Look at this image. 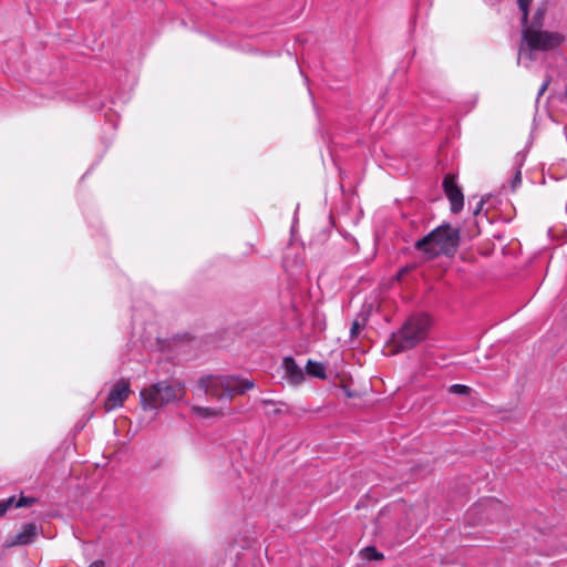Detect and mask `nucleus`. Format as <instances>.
Returning <instances> with one entry per match:
<instances>
[{
  "instance_id": "f257e3e1",
  "label": "nucleus",
  "mask_w": 567,
  "mask_h": 567,
  "mask_svg": "<svg viewBox=\"0 0 567 567\" xmlns=\"http://www.w3.org/2000/svg\"><path fill=\"white\" fill-rule=\"evenodd\" d=\"M460 245V231L450 224H443L426 236L415 241V249L423 252L427 259H434L441 255L453 256Z\"/></svg>"
},
{
  "instance_id": "f03ea898",
  "label": "nucleus",
  "mask_w": 567,
  "mask_h": 567,
  "mask_svg": "<svg viewBox=\"0 0 567 567\" xmlns=\"http://www.w3.org/2000/svg\"><path fill=\"white\" fill-rule=\"evenodd\" d=\"M565 41V37L555 31L522 28V44L518 51L517 63L522 61L529 66L536 60V51H549L558 48Z\"/></svg>"
},
{
  "instance_id": "7ed1b4c3",
  "label": "nucleus",
  "mask_w": 567,
  "mask_h": 567,
  "mask_svg": "<svg viewBox=\"0 0 567 567\" xmlns=\"http://www.w3.org/2000/svg\"><path fill=\"white\" fill-rule=\"evenodd\" d=\"M255 386L254 381L237 375H204L198 381V389L218 401L231 400L236 394H244Z\"/></svg>"
},
{
  "instance_id": "20e7f679",
  "label": "nucleus",
  "mask_w": 567,
  "mask_h": 567,
  "mask_svg": "<svg viewBox=\"0 0 567 567\" xmlns=\"http://www.w3.org/2000/svg\"><path fill=\"white\" fill-rule=\"evenodd\" d=\"M430 323V318L426 315L409 317L402 327L392 333L389 340L391 352L399 353L416 347L427 337Z\"/></svg>"
},
{
  "instance_id": "39448f33",
  "label": "nucleus",
  "mask_w": 567,
  "mask_h": 567,
  "mask_svg": "<svg viewBox=\"0 0 567 567\" xmlns=\"http://www.w3.org/2000/svg\"><path fill=\"white\" fill-rule=\"evenodd\" d=\"M185 394V385L182 382L172 383L164 380L141 391V405L143 410H157L169 403L183 400Z\"/></svg>"
},
{
  "instance_id": "423d86ee",
  "label": "nucleus",
  "mask_w": 567,
  "mask_h": 567,
  "mask_svg": "<svg viewBox=\"0 0 567 567\" xmlns=\"http://www.w3.org/2000/svg\"><path fill=\"white\" fill-rule=\"evenodd\" d=\"M131 384L126 379H120L111 388L107 398L104 402V410L106 412L121 408L131 394Z\"/></svg>"
},
{
  "instance_id": "0eeeda50",
  "label": "nucleus",
  "mask_w": 567,
  "mask_h": 567,
  "mask_svg": "<svg viewBox=\"0 0 567 567\" xmlns=\"http://www.w3.org/2000/svg\"><path fill=\"white\" fill-rule=\"evenodd\" d=\"M443 190L451 204V212L453 214L460 213L464 207V196L462 189L456 183V177L452 174H446L443 178Z\"/></svg>"
},
{
  "instance_id": "6e6552de",
  "label": "nucleus",
  "mask_w": 567,
  "mask_h": 567,
  "mask_svg": "<svg viewBox=\"0 0 567 567\" xmlns=\"http://www.w3.org/2000/svg\"><path fill=\"white\" fill-rule=\"evenodd\" d=\"M38 535L35 523H27L21 530L9 542V546H25L34 542Z\"/></svg>"
},
{
  "instance_id": "1a4fd4ad",
  "label": "nucleus",
  "mask_w": 567,
  "mask_h": 567,
  "mask_svg": "<svg viewBox=\"0 0 567 567\" xmlns=\"http://www.w3.org/2000/svg\"><path fill=\"white\" fill-rule=\"evenodd\" d=\"M282 368L285 370V377L292 384H299L305 379L302 369L297 364L296 360L291 357L284 358Z\"/></svg>"
},
{
  "instance_id": "9d476101",
  "label": "nucleus",
  "mask_w": 567,
  "mask_h": 567,
  "mask_svg": "<svg viewBox=\"0 0 567 567\" xmlns=\"http://www.w3.org/2000/svg\"><path fill=\"white\" fill-rule=\"evenodd\" d=\"M547 8L545 4L538 6L535 10L530 23L527 21V29H540L544 27Z\"/></svg>"
},
{
  "instance_id": "9b49d317",
  "label": "nucleus",
  "mask_w": 567,
  "mask_h": 567,
  "mask_svg": "<svg viewBox=\"0 0 567 567\" xmlns=\"http://www.w3.org/2000/svg\"><path fill=\"white\" fill-rule=\"evenodd\" d=\"M193 412L203 419L207 417H220L224 416L225 413L221 409H215V408H204V406H194Z\"/></svg>"
},
{
  "instance_id": "f8f14e48",
  "label": "nucleus",
  "mask_w": 567,
  "mask_h": 567,
  "mask_svg": "<svg viewBox=\"0 0 567 567\" xmlns=\"http://www.w3.org/2000/svg\"><path fill=\"white\" fill-rule=\"evenodd\" d=\"M307 373L320 379H326V367L320 362H313L311 360L307 363Z\"/></svg>"
},
{
  "instance_id": "ddd939ff",
  "label": "nucleus",
  "mask_w": 567,
  "mask_h": 567,
  "mask_svg": "<svg viewBox=\"0 0 567 567\" xmlns=\"http://www.w3.org/2000/svg\"><path fill=\"white\" fill-rule=\"evenodd\" d=\"M532 2H533V0H517L518 8L522 12V17H520L522 28L527 25V21L529 18V7H530Z\"/></svg>"
},
{
  "instance_id": "4468645a",
  "label": "nucleus",
  "mask_w": 567,
  "mask_h": 567,
  "mask_svg": "<svg viewBox=\"0 0 567 567\" xmlns=\"http://www.w3.org/2000/svg\"><path fill=\"white\" fill-rule=\"evenodd\" d=\"M361 556L367 560H379L383 557V555L377 550L373 546H367L361 550Z\"/></svg>"
},
{
  "instance_id": "2eb2a0df",
  "label": "nucleus",
  "mask_w": 567,
  "mask_h": 567,
  "mask_svg": "<svg viewBox=\"0 0 567 567\" xmlns=\"http://www.w3.org/2000/svg\"><path fill=\"white\" fill-rule=\"evenodd\" d=\"M13 507L16 508V496L0 499V517L4 516Z\"/></svg>"
},
{
  "instance_id": "dca6fc26",
  "label": "nucleus",
  "mask_w": 567,
  "mask_h": 567,
  "mask_svg": "<svg viewBox=\"0 0 567 567\" xmlns=\"http://www.w3.org/2000/svg\"><path fill=\"white\" fill-rule=\"evenodd\" d=\"M449 392L452 394L466 396L471 393V388L464 384L455 383L449 388Z\"/></svg>"
},
{
  "instance_id": "f3484780",
  "label": "nucleus",
  "mask_w": 567,
  "mask_h": 567,
  "mask_svg": "<svg viewBox=\"0 0 567 567\" xmlns=\"http://www.w3.org/2000/svg\"><path fill=\"white\" fill-rule=\"evenodd\" d=\"M37 502V498L32 496L20 495L19 498L16 497V508L20 507H29L32 506Z\"/></svg>"
},
{
  "instance_id": "a211bd4d",
  "label": "nucleus",
  "mask_w": 567,
  "mask_h": 567,
  "mask_svg": "<svg viewBox=\"0 0 567 567\" xmlns=\"http://www.w3.org/2000/svg\"><path fill=\"white\" fill-rule=\"evenodd\" d=\"M361 329H362V324L358 320H354L350 328V338L351 339L357 338Z\"/></svg>"
},
{
  "instance_id": "6ab92c4d",
  "label": "nucleus",
  "mask_w": 567,
  "mask_h": 567,
  "mask_svg": "<svg viewBox=\"0 0 567 567\" xmlns=\"http://www.w3.org/2000/svg\"><path fill=\"white\" fill-rule=\"evenodd\" d=\"M550 83V78H547L543 84L540 85L539 90H538V93H537V97H540L545 91L547 90L548 85Z\"/></svg>"
},
{
  "instance_id": "aec40b11",
  "label": "nucleus",
  "mask_w": 567,
  "mask_h": 567,
  "mask_svg": "<svg viewBox=\"0 0 567 567\" xmlns=\"http://www.w3.org/2000/svg\"><path fill=\"white\" fill-rule=\"evenodd\" d=\"M485 199L484 198H481L477 204H476V207L474 208L473 210V214L476 216L481 213V210L483 209V206L485 205Z\"/></svg>"
},
{
  "instance_id": "412c9836",
  "label": "nucleus",
  "mask_w": 567,
  "mask_h": 567,
  "mask_svg": "<svg viewBox=\"0 0 567 567\" xmlns=\"http://www.w3.org/2000/svg\"><path fill=\"white\" fill-rule=\"evenodd\" d=\"M487 506L489 508H497V507H501L502 504L498 501L491 499L487 502Z\"/></svg>"
},
{
  "instance_id": "4be33fe9",
  "label": "nucleus",
  "mask_w": 567,
  "mask_h": 567,
  "mask_svg": "<svg viewBox=\"0 0 567 567\" xmlns=\"http://www.w3.org/2000/svg\"><path fill=\"white\" fill-rule=\"evenodd\" d=\"M105 564L103 560L99 559V560H94L93 563H91L87 567H104Z\"/></svg>"
},
{
  "instance_id": "5701e85b",
  "label": "nucleus",
  "mask_w": 567,
  "mask_h": 567,
  "mask_svg": "<svg viewBox=\"0 0 567 567\" xmlns=\"http://www.w3.org/2000/svg\"><path fill=\"white\" fill-rule=\"evenodd\" d=\"M514 182H520V173L519 172L516 174Z\"/></svg>"
},
{
  "instance_id": "b1692460",
  "label": "nucleus",
  "mask_w": 567,
  "mask_h": 567,
  "mask_svg": "<svg viewBox=\"0 0 567 567\" xmlns=\"http://www.w3.org/2000/svg\"><path fill=\"white\" fill-rule=\"evenodd\" d=\"M564 96H565V99L567 101V87L565 89Z\"/></svg>"
},
{
  "instance_id": "393cba45",
  "label": "nucleus",
  "mask_w": 567,
  "mask_h": 567,
  "mask_svg": "<svg viewBox=\"0 0 567 567\" xmlns=\"http://www.w3.org/2000/svg\"><path fill=\"white\" fill-rule=\"evenodd\" d=\"M403 272H405V269H401L399 276H402Z\"/></svg>"
}]
</instances>
